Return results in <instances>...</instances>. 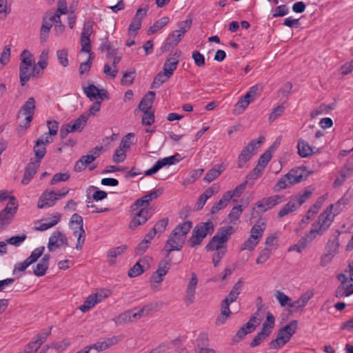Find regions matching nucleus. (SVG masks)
<instances>
[{
    "label": "nucleus",
    "mask_w": 353,
    "mask_h": 353,
    "mask_svg": "<svg viewBox=\"0 0 353 353\" xmlns=\"http://www.w3.org/2000/svg\"><path fill=\"white\" fill-rule=\"evenodd\" d=\"M192 228V222L185 221L182 223L176 225L170 234L163 251L166 253V257L173 251H180L183 248L187 234Z\"/></svg>",
    "instance_id": "obj_1"
},
{
    "label": "nucleus",
    "mask_w": 353,
    "mask_h": 353,
    "mask_svg": "<svg viewBox=\"0 0 353 353\" xmlns=\"http://www.w3.org/2000/svg\"><path fill=\"white\" fill-rule=\"evenodd\" d=\"M21 63L19 65V79L22 86L30 80L34 74L36 70V65L32 55L28 50H24L21 55Z\"/></svg>",
    "instance_id": "obj_2"
},
{
    "label": "nucleus",
    "mask_w": 353,
    "mask_h": 353,
    "mask_svg": "<svg viewBox=\"0 0 353 353\" xmlns=\"http://www.w3.org/2000/svg\"><path fill=\"white\" fill-rule=\"evenodd\" d=\"M234 232V229L231 225L219 228L215 235L206 245V250L211 252L215 250L227 249L226 243Z\"/></svg>",
    "instance_id": "obj_3"
},
{
    "label": "nucleus",
    "mask_w": 353,
    "mask_h": 353,
    "mask_svg": "<svg viewBox=\"0 0 353 353\" xmlns=\"http://www.w3.org/2000/svg\"><path fill=\"white\" fill-rule=\"evenodd\" d=\"M297 321H292L289 324L279 330L276 337L270 343V347L278 350L284 346L296 332Z\"/></svg>",
    "instance_id": "obj_4"
},
{
    "label": "nucleus",
    "mask_w": 353,
    "mask_h": 353,
    "mask_svg": "<svg viewBox=\"0 0 353 353\" xmlns=\"http://www.w3.org/2000/svg\"><path fill=\"white\" fill-rule=\"evenodd\" d=\"M35 103L34 98L31 97L28 99L21 108V111L23 115H26V118L24 121L21 122L17 127V132L19 136L25 133L33 119V115L36 109Z\"/></svg>",
    "instance_id": "obj_5"
},
{
    "label": "nucleus",
    "mask_w": 353,
    "mask_h": 353,
    "mask_svg": "<svg viewBox=\"0 0 353 353\" xmlns=\"http://www.w3.org/2000/svg\"><path fill=\"white\" fill-rule=\"evenodd\" d=\"M264 140L263 137H260L258 139L252 140L243 148L238 159V167L239 168H242L251 159L255 151L261 147Z\"/></svg>",
    "instance_id": "obj_6"
},
{
    "label": "nucleus",
    "mask_w": 353,
    "mask_h": 353,
    "mask_svg": "<svg viewBox=\"0 0 353 353\" xmlns=\"http://www.w3.org/2000/svg\"><path fill=\"white\" fill-rule=\"evenodd\" d=\"M17 210V204L14 196L10 197V201L3 210L0 212V230L5 229L12 221Z\"/></svg>",
    "instance_id": "obj_7"
},
{
    "label": "nucleus",
    "mask_w": 353,
    "mask_h": 353,
    "mask_svg": "<svg viewBox=\"0 0 353 353\" xmlns=\"http://www.w3.org/2000/svg\"><path fill=\"white\" fill-rule=\"evenodd\" d=\"M52 141L53 139H51L50 136L46 137V139L42 136L37 139L33 147L34 154L33 161H38L39 163H41V159L45 157L46 153V145Z\"/></svg>",
    "instance_id": "obj_8"
},
{
    "label": "nucleus",
    "mask_w": 353,
    "mask_h": 353,
    "mask_svg": "<svg viewBox=\"0 0 353 353\" xmlns=\"http://www.w3.org/2000/svg\"><path fill=\"white\" fill-rule=\"evenodd\" d=\"M51 333V327L43 330L37 334L36 339L30 342L26 347L23 353H34L46 342Z\"/></svg>",
    "instance_id": "obj_9"
},
{
    "label": "nucleus",
    "mask_w": 353,
    "mask_h": 353,
    "mask_svg": "<svg viewBox=\"0 0 353 353\" xmlns=\"http://www.w3.org/2000/svg\"><path fill=\"white\" fill-rule=\"evenodd\" d=\"M132 212L134 214V218L130 223V228L132 230L144 224L151 216L150 211L148 208L141 207L138 210Z\"/></svg>",
    "instance_id": "obj_10"
},
{
    "label": "nucleus",
    "mask_w": 353,
    "mask_h": 353,
    "mask_svg": "<svg viewBox=\"0 0 353 353\" xmlns=\"http://www.w3.org/2000/svg\"><path fill=\"white\" fill-rule=\"evenodd\" d=\"M333 205L331 204L319 215L318 223L319 228L323 233L326 232L334 221V216H332Z\"/></svg>",
    "instance_id": "obj_11"
},
{
    "label": "nucleus",
    "mask_w": 353,
    "mask_h": 353,
    "mask_svg": "<svg viewBox=\"0 0 353 353\" xmlns=\"http://www.w3.org/2000/svg\"><path fill=\"white\" fill-rule=\"evenodd\" d=\"M163 190L161 189H157L151 192L150 194H148L141 198L137 199L131 206V211L134 212L135 210H138L139 208H148L150 202L154 199H156L160 194H161Z\"/></svg>",
    "instance_id": "obj_12"
},
{
    "label": "nucleus",
    "mask_w": 353,
    "mask_h": 353,
    "mask_svg": "<svg viewBox=\"0 0 353 353\" xmlns=\"http://www.w3.org/2000/svg\"><path fill=\"white\" fill-rule=\"evenodd\" d=\"M283 196L274 195L268 198H263L256 202V205L261 212H265L272 208L283 201Z\"/></svg>",
    "instance_id": "obj_13"
},
{
    "label": "nucleus",
    "mask_w": 353,
    "mask_h": 353,
    "mask_svg": "<svg viewBox=\"0 0 353 353\" xmlns=\"http://www.w3.org/2000/svg\"><path fill=\"white\" fill-rule=\"evenodd\" d=\"M63 245H68L67 237L59 231L54 232L49 239L48 244L49 251H54Z\"/></svg>",
    "instance_id": "obj_14"
},
{
    "label": "nucleus",
    "mask_w": 353,
    "mask_h": 353,
    "mask_svg": "<svg viewBox=\"0 0 353 353\" xmlns=\"http://www.w3.org/2000/svg\"><path fill=\"white\" fill-rule=\"evenodd\" d=\"M59 200L57 193L54 191H44L37 202V208L42 209L53 206L56 201Z\"/></svg>",
    "instance_id": "obj_15"
},
{
    "label": "nucleus",
    "mask_w": 353,
    "mask_h": 353,
    "mask_svg": "<svg viewBox=\"0 0 353 353\" xmlns=\"http://www.w3.org/2000/svg\"><path fill=\"white\" fill-rule=\"evenodd\" d=\"M148 10L145 8H139L130 23L128 28L129 35L137 34V32L141 28L142 19L146 16Z\"/></svg>",
    "instance_id": "obj_16"
},
{
    "label": "nucleus",
    "mask_w": 353,
    "mask_h": 353,
    "mask_svg": "<svg viewBox=\"0 0 353 353\" xmlns=\"http://www.w3.org/2000/svg\"><path fill=\"white\" fill-rule=\"evenodd\" d=\"M257 314L258 313L251 316L249 321L238 330L236 337L241 340L246 334L252 332L255 330L260 323V320L256 316Z\"/></svg>",
    "instance_id": "obj_17"
},
{
    "label": "nucleus",
    "mask_w": 353,
    "mask_h": 353,
    "mask_svg": "<svg viewBox=\"0 0 353 353\" xmlns=\"http://www.w3.org/2000/svg\"><path fill=\"white\" fill-rule=\"evenodd\" d=\"M178 160L176 159V156H170L168 157L163 158L157 161L155 164L149 170L145 172V176H151L157 172L161 168L165 165H171L175 164Z\"/></svg>",
    "instance_id": "obj_18"
},
{
    "label": "nucleus",
    "mask_w": 353,
    "mask_h": 353,
    "mask_svg": "<svg viewBox=\"0 0 353 353\" xmlns=\"http://www.w3.org/2000/svg\"><path fill=\"white\" fill-rule=\"evenodd\" d=\"M297 150L299 155L302 158L311 157L314 154L319 152V149L313 147L308 143L307 141L303 139H300L297 143Z\"/></svg>",
    "instance_id": "obj_19"
},
{
    "label": "nucleus",
    "mask_w": 353,
    "mask_h": 353,
    "mask_svg": "<svg viewBox=\"0 0 353 353\" xmlns=\"http://www.w3.org/2000/svg\"><path fill=\"white\" fill-rule=\"evenodd\" d=\"M40 163H39L38 161H33V159H30V161L26 167L23 177L21 180V183L23 185H27L30 183L40 167Z\"/></svg>",
    "instance_id": "obj_20"
},
{
    "label": "nucleus",
    "mask_w": 353,
    "mask_h": 353,
    "mask_svg": "<svg viewBox=\"0 0 353 353\" xmlns=\"http://www.w3.org/2000/svg\"><path fill=\"white\" fill-rule=\"evenodd\" d=\"M198 279L196 274L194 272L191 273V279L186 289V295L185 298V303L191 304L194 301V295Z\"/></svg>",
    "instance_id": "obj_21"
},
{
    "label": "nucleus",
    "mask_w": 353,
    "mask_h": 353,
    "mask_svg": "<svg viewBox=\"0 0 353 353\" xmlns=\"http://www.w3.org/2000/svg\"><path fill=\"white\" fill-rule=\"evenodd\" d=\"M180 52H175L167 58L163 64V71L170 77L173 74L174 71L176 69L179 63V57Z\"/></svg>",
    "instance_id": "obj_22"
},
{
    "label": "nucleus",
    "mask_w": 353,
    "mask_h": 353,
    "mask_svg": "<svg viewBox=\"0 0 353 353\" xmlns=\"http://www.w3.org/2000/svg\"><path fill=\"white\" fill-rule=\"evenodd\" d=\"M183 36L176 30L170 33L166 39L164 44L161 47L163 52L169 51L171 48L176 46Z\"/></svg>",
    "instance_id": "obj_23"
},
{
    "label": "nucleus",
    "mask_w": 353,
    "mask_h": 353,
    "mask_svg": "<svg viewBox=\"0 0 353 353\" xmlns=\"http://www.w3.org/2000/svg\"><path fill=\"white\" fill-rule=\"evenodd\" d=\"M214 230V225L212 221H207L197 224L192 230L205 239L208 234H212Z\"/></svg>",
    "instance_id": "obj_24"
},
{
    "label": "nucleus",
    "mask_w": 353,
    "mask_h": 353,
    "mask_svg": "<svg viewBox=\"0 0 353 353\" xmlns=\"http://www.w3.org/2000/svg\"><path fill=\"white\" fill-rule=\"evenodd\" d=\"M103 297L101 294H94L88 296L83 304L79 307V310L85 312L92 308L97 303L101 302Z\"/></svg>",
    "instance_id": "obj_25"
},
{
    "label": "nucleus",
    "mask_w": 353,
    "mask_h": 353,
    "mask_svg": "<svg viewBox=\"0 0 353 353\" xmlns=\"http://www.w3.org/2000/svg\"><path fill=\"white\" fill-rule=\"evenodd\" d=\"M313 294L310 292H306L303 294L296 301H292L290 307L292 308L294 311L303 309L312 297Z\"/></svg>",
    "instance_id": "obj_26"
},
{
    "label": "nucleus",
    "mask_w": 353,
    "mask_h": 353,
    "mask_svg": "<svg viewBox=\"0 0 353 353\" xmlns=\"http://www.w3.org/2000/svg\"><path fill=\"white\" fill-rule=\"evenodd\" d=\"M128 249L126 245H122L116 248L110 249L107 253V258L110 265H114L116 263V259L124 253Z\"/></svg>",
    "instance_id": "obj_27"
},
{
    "label": "nucleus",
    "mask_w": 353,
    "mask_h": 353,
    "mask_svg": "<svg viewBox=\"0 0 353 353\" xmlns=\"http://www.w3.org/2000/svg\"><path fill=\"white\" fill-rule=\"evenodd\" d=\"M154 99L155 92L152 91L148 92L140 101L139 108L142 112L151 110Z\"/></svg>",
    "instance_id": "obj_28"
},
{
    "label": "nucleus",
    "mask_w": 353,
    "mask_h": 353,
    "mask_svg": "<svg viewBox=\"0 0 353 353\" xmlns=\"http://www.w3.org/2000/svg\"><path fill=\"white\" fill-rule=\"evenodd\" d=\"M61 217V214L56 212L53 215L52 220L46 219L45 222L39 223V225L35 226V229L39 231H45L57 225L60 221Z\"/></svg>",
    "instance_id": "obj_29"
},
{
    "label": "nucleus",
    "mask_w": 353,
    "mask_h": 353,
    "mask_svg": "<svg viewBox=\"0 0 353 353\" xmlns=\"http://www.w3.org/2000/svg\"><path fill=\"white\" fill-rule=\"evenodd\" d=\"M230 304L228 303V300H223L221 304V315L219 316L216 320V325H222L223 324L226 319L229 318L232 314L230 310Z\"/></svg>",
    "instance_id": "obj_30"
},
{
    "label": "nucleus",
    "mask_w": 353,
    "mask_h": 353,
    "mask_svg": "<svg viewBox=\"0 0 353 353\" xmlns=\"http://www.w3.org/2000/svg\"><path fill=\"white\" fill-rule=\"evenodd\" d=\"M52 26L51 19L48 17L47 14L43 18V23L40 30V39L41 41H46L48 37L50 28Z\"/></svg>",
    "instance_id": "obj_31"
},
{
    "label": "nucleus",
    "mask_w": 353,
    "mask_h": 353,
    "mask_svg": "<svg viewBox=\"0 0 353 353\" xmlns=\"http://www.w3.org/2000/svg\"><path fill=\"white\" fill-rule=\"evenodd\" d=\"M88 119L89 114H87V112H84L71 124L70 130L81 132L85 127Z\"/></svg>",
    "instance_id": "obj_32"
},
{
    "label": "nucleus",
    "mask_w": 353,
    "mask_h": 353,
    "mask_svg": "<svg viewBox=\"0 0 353 353\" xmlns=\"http://www.w3.org/2000/svg\"><path fill=\"white\" fill-rule=\"evenodd\" d=\"M230 201V195H229V193H224L222 198L212 205L210 210L211 214H215L225 208Z\"/></svg>",
    "instance_id": "obj_33"
},
{
    "label": "nucleus",
    "mask_w": 353,
    "mask_h": 353,
    "mask_svg": "<svg viewBox=\"0 0 353 353\" xmlns=\"http://www.w3.org/2000/svg\"><path fill=\"white\" fill-rule=\"evenodd\" d=\"M83 91L86 97L91 101L97 99V98H99L101 101H103V98L101 97V92H100L99 88H97L94 84H90L88 87H84Z\"/></svg>",
    "instance_id": "obj_34"
},
{
    "label": "nucleus",
    "mask_w": 353,
    "mask_h": 353,
    "mask_svg": "<svg viewBox=\"0 0 353 353\" xmlns=\"http://www.w3.org/2000/svg\"><path fill=\"white\" fill-rule=\"evenodd\" d=\"M223 170L224 166L223 165H215L207 172L204 177V181L208 183L212 182L216 179Z\"/></svg>",
    "instance_id": "obj_35"
},
{
    "label": "nucleus",
    "mask_w": 353,
    "mask_h": 353,
    "mask_svg": "<svg viewBox=\"0 0 353 353\" xmlns=\"http://www.w3.org/2000/svg\"><path fill=\"white\" fill-rule=\"evenodd\" d=\"M304 170L301 168L291 170L287 174L290 179V184L300 183L303 179Z\"/></svg>",
    "instance_id": "obj_36"
},
{
    "label": "nucleus",
    "mask_w": 353,
    "mask_h": 353,
    "mask_svg": "<svg viewBox=\"0 0 353 353\" xmlns=\"http://www.w3.org/2000/svg\"><path fill=\"white\" fill-rule=\"evenodd\" d=\"M299 207L296 204V202L293 198L291 197L288 203L285 204L283 208L279 212L278 217L282 218L285 215H288V214L296 210Z\"/></svg>",
    "instance_id": "obj_37"
},
{
    "label": "nucleus",
    "mask_w": 353,
    "mask_h": 353,
    "mask_svg": "<svg viewBox=\"0 0 353 353\" xmlns=\"http://www.w3.org/2000/svg\"><path fill=\"white\" fill-rule=\"evenodd\" d=\"M170 21V19L168 17H164L157 20L154 24L150 26L148 30V34H152L157 32L159 30L166 26Z\"/></svg>",
    "instance_id": "obj_38"
},
{
    "label": "nucleus",
    "mask_w": 353,
    "mask_h": 353,
    "mask_svg": "<svg viewBox=\"0 0 353 353\" xmlns=\"http://www.w3.org/2000/svg\"><path fill=\"white\" fill-rule=\"evenodd\" d=\"M263 90V86L261 84H256L252 86L249 91L245 94V98H248L251 102L254 99L259 97Z\"/></svg>",
    "instance_id": "obj_39"
},
{
    "label": "nucleus",
    "mask_w": 353,
    "mask_h": 353,
    "mask_svg": "<svg viewBox=\"0 0 353 353\" xmlns=\"http://www.w3.org/2000/svg\"><path fill=\"white\" fill-rule=\"evenodd\" d=\"M250 103L251 101L248 98H245V95L243 96L235 104L234 113L236 114H241Z\"/></svg>",
    "instance_id": "obj_40"
},
{
    "label": "nucleus",
    "mask_w": 353,
    "mask_h": 353,
    "mask_svg": "<svg viewBox=\"0 0 353 353\" xmlns=\"http://www.w3.org/2000/svg\"><path fill=\"white\" fill-rule=\"evenodd\" d=\"M274 317L270 312H268L266 319L263 323L262 331L271 334L274 326Z\"/></svg>",
    "instance_id": "obj_41"
},
{
    "label": "nucleus",
    "mask_w": 353,
    "mask_h": 353,
    "mask_svg": "<svg viewBox=\"0 0 353 353\" xmlns=\"http://www.w3.org/2000/svg\"><path fill=\"white\" fill-rule=\"evenodd\" d=\"M339 247V235H334L328 240L326 249L327 252L335 254Z\"/></svg>",
    "instance_id": "obj_42"
},
{
    "label": "nucleus",
    "mask_w": 353,
    "mask_h": 353,
    "mask_svg": "<svg viewBox=\"0 0 353 353\" xmlns=\"http://www.w3.org/2000/svg\"><path fill=\"white\" fill-rule=\"evenodd\" d=\"M170 77H171L165 73L164 71L163 72H159L153 80L152 88H157L159 87L161 84L166 82Z\"/></svg>",
    "instance_id": "obj_43"
},
{
    "label": "nucleus",
    "mask_w": 353,
    "mask_h": 353,
    "mask_svg": "<svg viewBox=\"0 0 353 353\" xmlns=\"http://www.w3.org/2000/svg\"><path fill=\"white\" fill-rule=\"evenodd\" d=\"M47 125L48 132H46L42 135L46 139V137L50 136L51 139L56 136L59 130V123L56 121H48Z\"/></svg>",
    "instance_id": "obj_44"
},
{
    "label": "nucleus",
    "mask_w": 353,
    "mask_h": 353,
    "mask_svg": "<svg viewBox=\"0 0 353 353\" xmlns=\"http://www.w3.org/2000/svg\"><path fill=\"white\" fill-rule=\"evenodd\" d=\"M70 344V341L69 339H65L61 341L54 342L51 343L50 345H46V349L54 348L58 352H61L65 350Z\"/></svg>",
    "instance_id": "obj_45"
},
{
    "label": "nucleus",
    "mask_w": 353,
    "mask_h": 353,
    "mask_svg": "<svg viewBox=\"0 0 353 353\" xmlns=\"http://www.w3.org/2000/svg\"><path fill=\"white\" fill-rule=\"evenodd\" d=\"M100 151H101V148L97 147V148H95L94 151L90 152V153H92V154L82 156L81 157V159L83 161V162L87 166L88 165L91 163L92 161H94L100 155Z\"/></svg>",
    "instance_id": "obj_46"
},
{
    "label": "nucleus",
    "mask_w": 353,
    "mask_h": 353,
    "mask_svg": "<svg viewBox=\"0 0 353 353\" xmlns=\"http://www.w3.org/2000/svg\"><path fill=\"white\" fill-rule=\"evenodd\" d=\"M170 261L164 259L159 262L156 272L158 273L160 276H164L170 270Z\"/></svg>",
    "instance_id": "obj_47"
},
{
    "label": "nucleus",
    "mask_w": 353,
    "mask_h": 353,
    "mask_svg": "<svg viewBox=\"0 0 353 353\" xmlns=\"http://www.w3.org/2000/svg\"><path fill=\"white\" fill-rule=\"evenodd\" d=\"M274 296L279 302L281 306H282V307L288 306L290 307V305L292 302V300L290 297H288L283 292H281L279 290L276 291L275 294H274Z\"/></svg>",
    "instance_id": "obj_48"
},
{
    "label": "nucleus",
    "mask_w": 353,
    "mask_h": 353,
    "mask_svg": "<svg viewBox=\"0 0 353 353\" xmlns=\"http://www.w3.org/2000/svg\"><path fill=\"white\" fill-rule=\"evenodd\" d=\"M259 241L254 237V235H250V237L243 243L241 246V250H252L257 245Z\"/></svg>",
    "instance_id": "obj_49"
},
{
    "label": "nucleus",
    "mask_w": 353,
    "mask_h": 353,
    "mask_svg": "<svg viewBox=\"0 0 353 353\" xmlns=\"http://www.w3.org/2000/svg\"><path fill=\"white\" fill-rule=\"evenodd\" d=\"M264 230V223H262L261 224L256 223L252 226L250 230V235H254V237L256 238L257 240L260 241L261 238L262 237Z\"/></svg>",
    "instance_id": "obj_50"
},
{
    "label": "nucleus",
    "mask_w": 353,
    "mask_h": 353,
    "mask_svg": "<svg viewBox=\"0 0 353 353\" xmlns=\"http://www.w3.org/2000/svg\"><path fill=\"white\" fill-rule=\"evenodd\" d=\"M93 23L91 21L84 22L81 39H90V37L92 33Z\"/></svg>",
    "instance_id": "obj_51"
},
{
    "label": "nucleus",
    "mask_w": 353,
    "mask_h": 353,
    "mask_svg": "<svg viewBox=\"0 0 353 353\" xmlns=\"http://www.w3.org/2000/svg\"><path fill=\"white\" fill-rule=\"evenodd\" d=\"M323 232L320 231V229L318 228H312L308 233H307L304 236L301 237V239L304 240V242L307 245V244L312 242L316 237L317 234H323Z\"/></svg>",
    "instance_id": "obj_52"
},
{
    "label": "nucleus",
    "mask_w": 353,
    "mask_h": 353,
    "mask_svg": "<svg viewBox=\"0 0 353 353\" xmlns=\"http://www.w3.org/2000/svg\"><path fill=\"white\" fill-rule=\"evenodd\" d=\"M312 194V191L310 190H305L303 194L296 195L294 196H292L294 201L296 202V204L299 208L303 203H304L307 200H308Z\"/></svg>",
    "instance_id": "obj_53"
},
{
    "label": "nucleus",
    "mask_w": 353,
    "mask_h": 353,
    "mask_svg": "<svg viewBox=\"0 0 353 353\" xmlns=\"http://www.w3.org/2000/svg\"><path fill=\"white\" fill-rule=\"evenodd\" d=\"M243 212L242 205H236L232 208L230 212L228 214V219L230 223H233L238 220Z\"/></svg>",
    "instance_id": "obj_54"
},
{
    "label": "nucleus",
    "mask_w": 353,
    "mask_h": 353,
    "mask_svg": "<svg viewBox=\"0 0 353 353\" xmlns=\"http://www.w3.org/2000/svg\"><path fill=\"white\" fill-rule=\"evenodd\" d=\"M292 184H290V179L288 177V174L283 176L276 183L274 187V191H279L283 189L288 188Z\"/></svg>",
    "instance_id": "obj_55"
},
{
    "label": "nucleus",
    "mask_w": 353,
    "mask_h": 353,
    "mask_svg": "<svg viewBox=\"0 0 353 353\" xmlns=\"http://www.w3.org/2000/svg\"><path fill=\"white\" fill-rule=\"evenodd\" d=\"M203 239H204L201 236L200 234H198L192 230V235L189 238L188 243L191 248H194L196 246L200 245Z\"/></svg>",
    "instance_id": "obj_56"
},
{
    "label": "nucleus",
    "mask_w": 353,
    "mask_h": 353,
    "mask_svg": "<svg viewBox=\"0 0 353 353\" xmlns=\"http://www.w3.org/2000/svg\"><path fill=\"white\" fill-rule=\"evenodd\" d=\"M272 158V152L270 149L266 150L259 159L258 164L259 167H261L263 169L266 167L269 161Z\"/></svg>",
    "instance_id": "obj_57"
},
{
    "label": "nucleus",
    "mask_w": 353,
    "mask_h": 353,
    "mask_svg": "<svg viewBox=\"0 0 353 353\" xmlns=\"http://www.w3.org/2000/svg\"><path fill=\"white\" fill-rule=\"evenodd\" d=\"M99 49L101 51L107 50L106 58L110 59L113 57L116 52L117 49L114 48L110 43L104 42L100 45Z\"/></svg>",
    "instance_id": "obj_58"
},
{
    "label": "nucleus",
    "mask_w": 353,
    "mask_h": 353,
    "mask_svg": "<svg viewBox=\"0 0 353 353\" xmlns=\"http://www.w3.org/2000/svg\"><path fill=\"white\" fill-rule=\"evenodd\" d=\"M44 250V246H41L39 248L34 249L32 252L30 256H28L26 259L30 264H32L33 263L36 262L38 260V259L43 254Z\"/></svg>",
    "instance_id": "obj_59"
},
{
    "label": "nucleus",
    "mask_w": 353,
    "mask_h": 353,
    "mask_svg": "<svg viewBox=\"0 0 353 353\" xmlns=\"http://www.w3.org/2000/svg\"><path fill=\"white\" fill-rule=\"evenodd\" d=\"M143 272V266L138 261L128 270V276L131 278L136 277L141 275Z\"/></svg>",
    "instance_id": "obj_60"
},
{
    "label": "nucleus",
    "mask_w": 353,
    "mask_h": 353,
    "mask_svg": "<svg viewBox=\"0 0 353 353\" xmlns=\"http://www.w3.org/2000/svg\"><path fill=\"white\" fill-rule=\"evenodd\" d=\"M57 56L59 63L63 67L68 65V51L65 49L59 50L57 52Z\"/></svg>",
    "instance_id": "obj_61"
},
{
    "label": "nucleus",
    "mask_w": 353,
    "mask_h": 353,
    "mask_svg": "<svg viewBox=\"0 0 353 353\" xmlns=\"http://www.w3.org/2000/svg\"><path fill=\"white\" fill-rule=\"evenodd\" d=\"M26 237L25 234H21L8 239L6 242L10 245L18 247L26 239Z\"/></svg>",
    "instance_id": "obj_62"
},
{
    "label": "nucleus",
    "mask_w": 353,
    "mask_h": 353,
    "mask_svg": "<svg viewBox=\"0 0 353 353\" xmlns=\"http://www.w3.org/2000/svg\"><path fill=\"white\" fill-rule=\"evenodd\" d=\"M270 334L261 330L250 343V347H254L259 345Z\"/></svg>",
    "instance_id": "obj_63"
},
{
    "label": "nucleus",
    "mask_w": 353,
    "mask_h": 353,
    "mask_svg": "<svg viewBox=\"0 0 353 353\" xmlns=\"http://www.w3.org/2000/svg\"><path fill=\"white\" fill-rule=\"evenodd\" d=\"M125 153H126L125 150H124L123 149L119 147V148H117L115 150V152L113 154L114 162H115L116 163L123 162L125 159V157H126Z\"/></svg>",
    "instance_id": "obj_64"
}]
</instances>
